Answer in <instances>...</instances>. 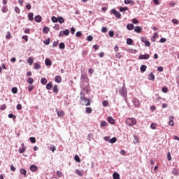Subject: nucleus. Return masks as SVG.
I'll list each match as a JSON object with an SVG mask.
<instances>
[{"mask_svg": "<svg viewBox=\"0 0 179 179\" xmlns=\"http://www.w3.org/2000/svg\"><path fill=\"white\" fill-rule=\"evenodd\" d=\"M80 101H84L85 103V106H90V99L86 98V96H85V92H80Z\"/></svg>", "mask_w": 179, "mask_h": 179, "instance_id": "obj_1", "label": "nucleus"}, {"mask_svg": "<svg viewBox=\"0 0 179 179\" xmlns=\"http://www.w3.org/2000/svg\"><path fill=\"white\" fill-rule=\"evenodd\" d=\"M126 125L128 127H134V125H136V119L134 117H129L126 120Z\"/></svg>", "mask_w": 179, "mask_h": 179, "instance_id": "obj_2", "label": "nucleus"}, {"mask_svg": "<svg viewBox=\"0 0 179 179\" xmlns=\"http://www.w3.org/2000/svg\"><path fill=\"white\" fill-rule=\"evenodd\" d=\"M119 93L123 99H125L127 97V94H128V92L127 91V88H125V85H123V87L119 90Z\"/></svg>", "mask_w": 179, "mask_h": 179, "instance_id": "obj_3", "label": "nucleus"}, {"mask_svg": "<svg viewBox=\"0 0 179 179\" xmlns=\"http://www.w3.org/2000/svg\"><path fill=\"white\" fill-rule=\"evenodd\" d=\"M111 13H113V15H114L115 16V17H117V19H120V17H121V13H120V12L117 11V10H115V8L112 9Z\"/></svg>", "mask_w": 179, "mask_h": 179, "instance_id": "obj_4", "label": "nucleus"}, {"mask_svg": "<svg viewBox=\"0 0 179 179\" xmlns=\"http://www.w3.org/2000/svg\"><path fill=\"white\" fill-rule=\"evenodd\" d=\"M56 113H57L58 117H59L60 118L65 117V112L62 110H61L59 111V110H58V109L56 108Z\"/></svg>", "mask_w": 179, "mask_h": 179, "instance_id": "obj_5", "label": "nucleus"}, {"mask_svg": "<svg viewBox=\"0 0 179 179\" xmlns=\"http://www.w3.org/2000/svg\"><path fill=\"white\" fill-rule=\"evenodd\" d=\"M149 58H150V55H149V54L141 55L138 57V59H149Z\"/></svg>", "mask_w": 179, "mask_h": 179, "instance_id": "obj_6", "label": "nucleus"}, {"mask_svg": "<svg viewBox=\"0 0 179 179\" xmlns=\"http://www.w3.org/2000/svg\"><path fill=\"white\" fill-rule=\"evenodd\" d=\"M29 169L32 171V173H36V171L38 170V167L34 164H32L29 166Z\"/></svg>", "mask_w": 179, "mask_h": 179, "instance_id": "obj_7", "label": "nucleus"}, {"mask_svg": "<svg viewBox=\"0 0 179 179\" xmlns=\"http://www.w3.org/2000/svg\"><path fill=\"white\" fill-rule=\"evenodd\" d=\"M132 101L135 107H139V106H141V103L139 102V100H138V99H134Z\"/></svg>", "mask_w": 179, "mask_h": 179, "instance_id": "obj_8", "label": "nucleus"}, {"mask_svg": "<svg viewBox=\"0 0 179 179\" xmlns=\"http://www.w3.org/2000/svg\"><path fill=\"white\" fill-rule=\"evenodd\" d=\"M35 22L36 23H41V21L43 20V17L41 15H36L35 16Z\"/></svg>", "mask_w": 179, "mask_h": 179, "instance_id": "obj_9", "label": "nucleus"}, {"mask_svg": "<svg viewBox=\"0 0 179 179\" xmlns=\"http://www.w3.org/2000/svg\"><path fill=\"white\" fill-rule=\"evenodd\" d=\"M45 64L46 66H51V65H52V62H51V59L48 58L45 60Z\"/></svg>", "mask_w": 179, "mask_h": 179, "instance_id": "obj_10", "label": "nucleus"}, {"mask_svg": "<svg viewBox=\"0 0 179 179\" xmlns=\"http://www.w3.org/2000/svg\"><path fill=\"white\" fill-rule=\"evenodd\" d=\"M135 33H141L142 32V27L140 26H136L134 28Z\"/></svg>", "mask_w": 179, "mask_h": 179, "instance_id": "obj_11", "label": "nucleus"}, {"mask_svg": "<svg viewBox=\"0 0 179 179\" xmlns=\"http://www.w3.org/2000/svg\"><path fill=\"white\" fill-rule=\"evenodd\" d=\"M173 120H174V117L173 116H170L169 124L171 127H174V121H173Z\"/></svg>", "mask_w": 179, "mask_h": 179, "instance_id": "obj_12", "label": "nucleus"}, {"mask_svg": "<svg viewBox=\"0 0 179 179\" xmlns=\"http://www.w3.org/2000/svg\"><path fill=\"white\" fill-rule=\"evenodd\" d=\"M34 14L33 13H29L28 14V18H29V20H30V22H33L34 20Z\"/></svg>", "mask_w": 179, "mask_h": 179, "instance_id": "obj_13", "label": "nucleus"}, {"mask_svg": "<svg viewBox=\"0 0 179 179\" xmlns=\"http://www.w3.org/2000/svg\"><path fill=\"white\" fill-rule=\"evenodd\" d=\"M124 3L125 5H135V1L131 0H124Z\"/></svg>", "mask_w": 179, "mask_h": 179, "instance_id": "obj_14", "label": "nucleus"}, {"mask_svg": "<svg viewBox=\"0 0 179 179\" xmlns=\"http://www.w3.org/2000/svg\"><path fill=\"white\" fill-rule=\"evenodd\" d=\"M148 80H152V82L155 81V76L153 75V73L151 72L148 75Z\"/></svg>", "mask_w": 179, "mask_h": 179, "instance_id": "obj_15", "label": "nucleus"}, {"mask_svg": "<svg viewBox=\"0 0 179 179\" xmlns=\"http://www.w3.org/2000/svg\"><path fill=\"white\" fill-rule=\"evenodd\" d=\"M108 122H109V124H111L112 125H114V124H115V120H114V118L111 117H108Z\"/></svg>", "mask_w": 179, "mask_h": 179, "instance_id": "obj_16", "label": "nucleus"}, {"mask_svg": "<svg viewBox=\"0 0 179 179\" xmlns=\"http://www.w3.org/2000/svg\"><path fill=\"white\" fill-rule=\"evenodd\" d=\"M146 69H148V66L146 65H141L140 67L141 72H146Z\"/></svg>", "mask_w": 179, "mask_h": 179, "instance_id": "obj_17", "label": "nucleus"}, {"mask_svg": "<svg viewBox=\"0 0 179 179\" xmlns=\"http://www.w3.org/2000/svg\"><path fill=\"white\" fill-rule=\"evenodd\" d=\"M62 80V78H61V76H57L55 78V81L56 82V83H61Z\"/></svg>", "mask_w": 179, "mask_h": 179, "instance_id": "obj_18", "label": "nucleus"}, {"mask_svg": "<svg viewBox=\"0 0 179 179\" xmlns=\"http://www.w3.org/2000/svg\"><path fill=\"white\" fill-rule=\"evenodd\" d=\"M20 174H22V175L24 176V177H27V171H26V169H22L20 171Z\"/></svg>", "mask_w": 179, "mask_h": 179, "instance_id": "obj_19", "label": "nucleus"}, {"mask_svg": "<svg viewBox=\"0 0 179 179\" xmlns=\"http://www.w3.org/2000/svg\"><path fill=\"white\" fill-rule=\"evenodd\" d=\"M57 22H59V23H60L61 24H62V23H64V22H65V20L64 19L63 17L59 16V17H58Z\"/></svg>", "mask_w": 179, "mask_h": 179, "instance_id": "obj_20", "label": "nucleus"}, {"mask_svg": "<svg viewBox=\"0 0 179 179\" xmlns=\"http://www.w3.org/2000/svg\"><path fill=\"white\" fill-rule=\"evenodd\" d=\"M113 179H120V173L117 172H114L113 173Z\"/></svg>", "mask_w": 179, "mask_h": 179, "instance_id": "obj_21", "label": "nucleus"}, {"mask_svg": "<svg viewBox=\"0 0 179 179\" xmlns=\"http://www.w3.org/2000/svg\"><path fill=\"white\" fill-rule=\"evenodd\" d=\"M134 26L133 24H128L127 25V30H134Z\"/></svg>", "mask_w": 179, "mask_h": 179, "instance_id": "obj_22", "label": "nucleus"}, {"mask_svg": "<svg viewBox=\"0 0 179 179\" xmlns=\"http://www.w3.org/2000/svg\"><path fill=\"white\" fill-rule=\"evenodd\" d=\"M92 109L90 107H87L85 109V113L87 114H92Z\"/></svg>", "mask_w": 179, "mask_h": 179, "instance_id": "obj_23", "label": "nucleus"}, {"mask_svg": "<svg viewBox=\"0 0 179 179\" xmlns=\"http://www.w3.org/2000/svg\"><path fill=\"white\" fill-rule=\"evenodd\" d=\"M27 61L29 65H32L33 62H34V60L31 57H29Z\"/></svg>", "mask_w": 179, "mask_h": 179, "instance_id": "obj_24", "label": "nucleus"}, {"mask_svg": "<svg viewBox=\"0 0 179 179\" xmlns=\"http://www.w3.org/2000/svg\"><path fill=\"white\" fill-rule=\"evenodd\" d=\"M46 89L47 90H51L52 89V84L51 83H49L46 85Z\"/></svg>", "mask_w": 179, "mask_h": 179, "instance_id": "obj_25", "label": "nucleus"}, {"mask_svg": "<svg viewBox=\"0 0 179 179\" xmlns=\"http://www.w3.org/2000/svg\"><path fill=\"white\" fill-rule=\"evenodd\" d=\"M51 20L53 23H58V17H55V16H52L51 17Z\"/></svg>", "mask_w": 179, "mask_h": 179, "instance_id": "obj_26", "label": "nucleus"}, {"mask_svg": "<svg viewBox=\"0 0 179 179\" xmlns=\"http://www.w3.org/2000/svg\"><path fill=\"white\" fill-rule=\"evenodd\" d=\"M43 31L45 34H48V33L50 31V28H48V27H45L43 28Z\"/></svg>", "mask_w": 179, "mask_h": 179, "instance_id": "obj_27", "label": "nucleus"}, {"mask_svg": "<svg viewBox=\"0 0 179 179\" xmlns=\"http://www.w3.org/2000/svg\"><path fill=\"white\" fill-rule=\"evenodd\" d=\"M59 48H60V50H64L65 49V43H64V42H61L59 45Z\"/></svg>", "mask_w": 179, "mask_h": 179, "instance_id": "obj_28", "label": "nucleus"}, {"mask_svg": "<svg viewBox=\"0 0 179 179\" xmlns=\"http://www.w3.org/2000/svg\"><path fill=\"white\" fill-rule=\"evenodd\" d=\"M132 43H134L132 38H129L127 39V44H128L129 45H132Z\"/></svg>", "mask_w": 179, "mask_h": 179, "instance_id": "obj_29", "label": "nucleus"}, {"mask_svg": "<svg viewBox=\"0 0 179 179\" xmlns=\"http://www.w3.org/2000/svg\"><path fill=\"white\" fill-rule=\"evenodd\" d=\"M52 90H53V93H58L59 92L58 85H54Z\"/></svg>", "mask_w": 179, "mask_h": 179, "instance_id": "obj_30", "label": "nucleus"}, {"mask_svg": "<svg viewBox=\"0 0 179 179\" xmlns=\"http://www.w3.org/2000/svg\"><path fill=\"white\" fill-rule=\"evenodd\" d=\"M117 142V137H113L109 140V143H115Z\"/></svg>", "mask_w": 179, "mask_h": 179, "instance_id": "obj_31", "label": "nucleus"}, {"mask_svg": "<svg viewBox=\"0 0 179 179\" xmlns=\"http://www.w3.org/2000/svg\"><path fill=\"white\" fill-rule=\"evenodd\" d=\"M24 152H26V146H23L22 148H20L19 153L22 154L24 153Z\"/></svg>", "mask_w": 179, "mask_h": 179, "instance_id": "obj_32", "label": "nucleus"}, {"mask_svg": "<svg viewBox=\"0 0 179 179\" xmlns=\"http://www.w3.org/2000/svg\"><path fill=\"white\" fill-rule=\"evenodd\" d=\"M76 174H77L78 176H80V177L83 176V174L82 173V171H80V170H79V169L76 170Z\"/></svg>", "mask_w": 179, "mask_h": 179, "instance_id": "obj_33", "label": "nucleus"}, {"mask_svg": "<svg viewBox=\"0 0 179 179\" xmlns=\"http://www.w3.org/2000/svg\"><path fill=\"white\" fill-rule=\"evenodd\" d=\"M41 68V66L38 63H34V69H40Z\"/></svg>", "mask_w": 179, "mask_h": 179, "instance_id": "obj_34", "label": "nucleus"}, {"mask_svg": "<svg viewBox=\"0 0 179 179\" xmlns=\"http://www.w3.org/2000/svg\"><path fill=\"white\" fill-rule=\"evenodd\" d=\"M119 10L120 12H126V10H128V7H120Z\"/></svg>", "mask_w": 179, "mask_h": 179, "instance_id": "obj_35", "label": "nucleus"}, {"mask_svg": "<svg viewBox=\"0 0 179 179\" xmlns=\"http://www.w3.org/2000/svg\"><path fill=\"white\" fill-rule=\"evenodd\" d=\"M11 92H12V93H13V94H16V93H17V87H13L11 89Z\"/></svg>", "mask_w": 179, "mask_h": 179, "instance_id": "obj_36", "label": "nucleus"}, {"mask_svg": "<svg viewBox=\"0 0 179 179\" xmlns=\"http://www.w3.org/2000/svg\"><path fill=\"white\" fill-rule=\"evenodd\" d=\"M101 128H103L104 127H107V122L106 121H102L100 124Z\"/></svg>", "mask_w": 179, "mask_h": 179, "instance_id": "obj_37", "label": "nucleus"}, {"mask_svg": "<svg viewBox=\"0 0 179 179\" xmlns=\"http://www.w3.org/2000/svg\"><path fill=\"white\" fill-rule=\"evenodd\" d=\"M74 159L76 162H77V163H80V158L78 155H75Z\"/></svg>", "mask_w": 179, "mask_h": 179, "instance_id": "obj_38", "label": "nucleus"}, {"mask_svg": "<svg viewBox=\"0 0 179 179\" xmlns=\"http://www.w3.org/2000/svg\"><path fill=\"white\" fill-rule=\"evenodd\" d=\"M41 83H42V85H46L47 84V79H45V78H41Z\"/></svg>", "mask_w": 179, "mask_h": 179, "instance_id": "obj_39", "label": "nucleus"}, {"mask_svg": "<svg viewBox=\"0 0 179 179\" xmlns=\"http://www.w3.org/2000/svg\"><path fill=\"white\" fill-rule=\"evenodd\" d=\"M102 105L103 106V107H108V101H103Z\"/></svg>", "mask_w": 179, "mask_h": 179, "instance_id": "obj_40", "label": "nucleus"}, {"mask_svg": "<svg viewBox=\"0 0 179 179\" xmlns=\"http://www.w3.org/2000/svg\"><path fill=\"white\" fill-rule=\"evenodd\" d=\"M34 80H33V78H29L27 80V83H29V85H32V83H34Z\"/></svg>", "mask_w": 179, "mask_h": 179, "instance_id": "obj_41", "label": "nucleus"}, {"mask_svg": "<svg viewBox=\"0 0 179 179\" xmlns=\"http://www.w3.org/2000/svg\"><path fill=\"white\" fill-rule=\"evenodd\" d=\"M172 174H173V176H178V171H177L176 169H174L172 171Z\"/></svg>", "mask_w": 179, "mask_h": 179, "instance_id": "obj_42", "label": "nucleus"}, {"mask_svg": "<svg viewBox=\"0 0 179 179\" xmlns=\"http://www.w3.org/2000/svg\"><path fill=\"white\" fill-rule=\"evenodd\" d=\"M63 34H64V36H69V29H65L63 31Z\"/></svg>", "mask_w": 179, "mask_h": 179, "instance_id": "obj_43", "label": "nucleus"}, {"mask_svg": "<svg viewBox=\"0 0 179 179\" xmlns=\"http://www.w3.org/2000/svg\"><path fill=\"white\" fill-rule=\"evenodd\" d=\"M132 23H134V24H138V23H139V20H138L136 18H134L132 20Z\"/></svg>", "mask_w": 179, "mask_h": 179, "instance_id": "obj_44", "label": "nucleus"}, {"mask_svg": "<svg viewBox=\"0 0 179 179\" xmlns=\"http://www.w3.org/2000/svg\"><path fill=\"white\" fill-rule=\"evenodd\" d=\"M162 90L163 93H167V92H169V88H167L166 87H163L162 88Z\"/></svg>", "mask_w": 179, "mask_h": 179, "instance_id": "obj_45", "label": "nucleus"}, {"mask_svg": "<svg viewBox=\"0 0 179 179\" xmlns=\"http://www.w3.org/2000/svg\"><path fill=\"white\" fill-rule=\"evenodd\" d=\"M29 141L31 142V143H36V138L34 137H30Z\"/></svg>", "mask_w": 179, "mask_h": 179, "instance_id": "obj_46", "label": "nucleus"}, {"mask_svg": "<svg viewBox=\"0 0 179 179\" xmlns=\"http://www.w3.org/2000/svg\"><path fill=\"white\" fill-rule=\"evenodd\" d=\"M33 89H34V85H29L28 87V92H32L33 91Z\"/></svg>", "mask_w": 179, "mask_h": 179, "instance_id": "obj_47", "label": "nucleus"}, {"mask_svg": "<svg viewBox=\"0 0 179 179\" xmlns=\"http://www.w3.org/2000/svg\"><path fill=\"white\" fill-rule=\"evenodd\" d=\"M1 11L3 12V13H6V12H8V8L3 6Z\"/></svg>", "mask_w": 179, "mask_h": 179, "instance_id": "obj_48", "label": "nucleus"}, {"mask_svg": "<svg viewBox=\"0 0 179 179\" xmlns=\"http://www.w3.org/2000/svg\"><path fill=\"white\" fill-rule=\"evenodd\" d=\"M76 37H82V31H77L76 34Z\"/></svg>", "mask_w": 179, "mask_h": 179, "instance_id": "obj_49", "label": "nucleus"}, {"mask_svg": "<svg viewBox=\"0 0 179 179\" xmlns=\"http://www.w3.org/2000/svg\"><path fill=\"white\" fill-rule=\"evenodd\" d=\"M115 57H116V58H118L120 59V58H122V55H121V52H117L115 55Z\"/></svg>", "mask_w": 179, "mask_h": 179, "instance_id": "obj_50", "label": "nucleus"}, {"mask_svg": "<svg viewBox=\"0 0 179 179\" xmlns=\"http://www.w3.org/2000/svg\"><path fill=\"white\" fill-rule=\"evenodd\" d=\"M8 118H13V120H16V116L13 115V113L8 115Z\"/></svg>", "mask_w": 179, "mask_h": 179, "instance_id": "obj_51", "label": "nucleus"}, {"mask_svg": "<svg viewBox=\"0 0 179 179\" xmlns=\"http://www.w3.org/2000/svg\"><path fill=\"white\" fill-rule=\"evenodd\" d=\"M10 37H12V35L10 34V31H8L7 34L6 35V38L9 39Z\"/></svg>", "mask_w": 179, "mask_h": 179, "instance_id": "obj_52", "label": "nucleus"}, {"mask_svg": "<svg viewBox=\"0 0 179 179\" xmlns=\"http://www.w3.org/2000/svg\"><path fill=\"white\" fill-rule=\"evenodd\" d=\"M15 12H16V13H20V8H19V7L15 6Z\"/></svg>", "mask_w": 179, "mask_h": 179, "instance_id": "obj_53", "label": "nucleus"}, {"mask_svg": "<svg viewBox=\"0 0 179 179\" xmlns=\"http://www.w3.org/2000/svg\"><path fill=\"white\" fill-rule=\"evenodd\" d=\"M141 40L142 43H146V41H148L146 37H145V36H142L141 38Z\"/></svg>", "mask_w": 179, "mask_h": 179, "instance_id": "obj_54", "label": "nucleus"}, {"mask_svg": "<svg viewBox=\"0 0 179 179\" xmlns=\"http://www.w3.org/2000/svg\"><path fill=\"white\" fill-rule=\"evenodd\" d=\"M87 41H92L93 40V36L92 35H90L87 37Z\"/></svg>", "mask_w": 179, "mask_h": 179, "instance_id": "obj_55", "label": "nucleus"}, {"mask_svg": "<svg viewBox=\"0 0 179 179\" xmlns=\"http://www.w3.org/2000/svg\"><path fill=\"white\" fill-rule=\"evenodd\" d=\"M151 129H156V123H152L150 125Z\"/></svg>", "mask_w": 179, "mask_h": 179, "instance_id": "obj_56", "label": "nucleus"}, {"mask_svg": "<svg viewBox=\"0 0 179 179\" xmlns=\"http://www.w3.org/2000/svg\"><path fill=\"white\" fill-rule=\"evenodd\" d=\"M172 23H173V24H178L179 22L177 19H173Z\"/></svg>", "mask_w": 179, "mask_h": 179, "instance_id": "obj_57", "label": "nucleus"}, {"mask_svg": "<svg viewBox=\"0 0 179 179\" xmlns=\"http://www.w3.org/2000/svg\"><path fill=\"white\" fill-rule=\"evenodd\" d=\"M43 43H45V45H50V39H46L45 41H43Z\"/></svg>", "mask_w": 179, "mask_h": 179, "instance_id": "obj_58", "label": "nucleus"}, {"mask_svg": "<svg viewBox=\"0 0 179 179\" xmlns=\"http://www.w3.org/2000/svg\"><path fill=\"white\" fill-rule=\"evenodd\" d=\"M103 141H105L106 142H110V136L103 137Z\"/></svg>", "mask_w": 179, "mask_h": 179, "instance_id": "obj_59", "label": "nucleus"}, {"mask_svg": "<svg viewBox=\"0 0 179 179\" xmlns=\"http://www.w3.org/2000/svg\"><path fill=\"white\" fill-rule=\"evenodd\" d=\"M107 27H102V29H101V31H102V33H107Z\"/></svg>", "mask_w": 179, "mask_h": 179, "instance_id": "obj_60", "label": "nucleus"}, {"mask_svg": "<svg viewBox=\"0 0 179 179\" xmlns=\"http://www.w3.org/2000/svg\"><path fill=\"white\" fill-rule=\"evenodd\" d=\"M0 110H1L2 111H3V110H6V105L3 104Z\"/></svg>", "mask_w": 179, "mask_h": 179, "instance_id": "obj_61", "label": "nucleus"}, {"mask_svg": "<svg viewBox=\"0 0 179 179\" xmlns=\"http://www.w3.org/2000/svg\"><path fill=\"white\" fill-rule=\"evenodd\" d=\"M167 159L169 162L171 161V155L170 154V152H168L167 154Z\"/></svg>", "mask_w": 179, "mask_h": 179, "instance_id": "obj_62", "label": "nucleus"}, {"mask_svg": "<svg viewBox=\"0 0 179 179\" xmlns=\"http://www.w3.org/2000/svg\"><path fill=\"white\" fill-rule=\"evenodd\" d=\"M108 34L110 37H114V31H109Z\"/></svg>", "mask_w": 179, "mask_h": 179, "instance_id": "obj_63", "label": "nucleus"}, {"mask_svg": "<svg viewBox=\"0 0 179 179\" xmlns=\"http://www.w3.org/2000/svg\"><path fill=\"white\" fill-rule=\"evenodd\" d=\"M17 110H22V104L18 103L16 107Z\"/></svg>", "mask_w": 179, "mask_h": 179, "instance_id": "obj_64", "label": "nucleus"}]
</instances>
